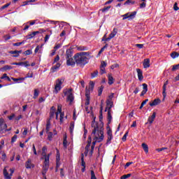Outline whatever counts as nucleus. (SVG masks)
Instances as JSON below:
<instances>
[{
    "instance_id": "obj_46",
    "label": "nucleus",
    "mask_w": 179,
    "mask_h": 179,
    "mask_svg": "<svg viewBox=\"0 0 179 179\" xmlns=\"http://www.w3.org/2000/svg\"><path fill=\"white\" fill-rule=\"evenodd\" d=\"M62 46V43H57L55 47H54V50L55 51H57V50H59V48H61V47Z\"/></svg>"
},
{
    "instance_id": "obj_45",
    "label": "nucleus",
    "mask_w": 179,
    "mask_h": 179,
    "mask_svg": "<svg viewBox=\"0 0 179 179\" xmlns=\"http://www.w3.org/2000/svg\"><path fill=\"white\" fill-rule=\"evenodd\" d=\"M1 160H3V162L6 161V154L5 152H1Z\"/></svg>"
},
{
    "instance_id": "obj_2",
    "label": "nucleus",
    "mask_w": 179,
    "mask_h": 179,
    "mask_svg": "<svg viewBox=\"0 0 179 179\" xmlns=\"http://www.w3.org/2000/svg\"><path fill=\"white\" fill-rule=\"evenodd\" d=\"M73 58L77 65H80V66H85V65L89 62V59H90V52H81L80 53H76Z\"/></svg>"
},
{
    "instance_id": "obj_16",
    "label": "nucleus",
    "mask_w": 179,
    "mask_h": 179,
    "mask_svg": "<svg viewBox=\"0 0 179 179\" xmlns=\"http://www.w3.org/2000/svg\"><path fill=\"white\" fill-rule=\"evenodd\" d=\"M143 65L145 69L149 68L150 66V59H145Z\"/></svg>"
},
{
    "instance_id": "obj_15",
    "label": "nucleus",
    "mask_w": 179,
    "mask_h": 179,
    "mask_svg": "<svg viewBox=\"0 0 179 179\" xmlns=\"http://www.w3.org/2000/svg\"><path fill=\"white\" fill-rule=\"evenodd\" d=\"M136 72L138 73V80H143V73L142 72V70H141L140 69H137Z\"/></svg>"
},
{
    "instance_id": "obj_22",
    "label": "nucleus",
    "mask_w": 179,
    "mask_h": 179,
    "mask_svg": "<svg viewBox=\"0 0 179 179\" xmlns=\"http://www.w3.org/2000/svg\"><path fill=\"white\" fill-rule=\"evenodd\" d=\"M108 85H113L114 83V78L111 76V73L108 74Z\"/></svg>"
},
{
    "instance_id": "obj_55",
    "label": "nucleus",
    "mask_w": 179,
    "mask_h": 179,
    "mask_svg": "<svg viewBox=\"0 0 179 179\" xmlns=\"http://www.w3.org/2000/svg\"><path fill=\"white\" fill-rule=\"evenodd\" d=\"M17 139V135H14L11 138V143H14V142H16Z\"/></svg>"
},
{
    "instance_id": "obj_41",
    "label": "nucleus",
    "mask_w": 179,
    "mask_h": 179,
    "mask_svg": "<svg viewBox=\"0 0 179 179\" xmlns=\"http://www.w3.org/2000/svg\"><path fill=\"white\" fill-rule=\"evenodd\" d=\"M103 89H104V87L101 85L99 90H98V96H101V94L103 93Z\"/></svg>"
},
{
    "instance_id": "obj_51",
    "label": "nucleus",
    "mask_w": 179,
    "mask_h": 179,
    "mask_svg": "<svg viewBox=\"0 0 179 179\" xmlns=\"http://www.w3.org/2000/svg\"><path fill=\"white\" fill-rule=\"evenodd\" d=\"M131 173H128L127 175H123L121 176L120 179H127V178H129V177H131Z\"/></svg>"
},
{
    "instance_id": "obj_32",
    "label": "nucleus",
    "mask_w": 179,
    "mask_h": 179,
    "mask_svg": "<svg viewBox=\"0 0 179 179\" xmlns=\"http://www.w3.org/2000/svg\"><path fill=\"white\" fill-rule=\"evenodd\" d=\"M167 89V85H163V92H162V95L164 99H166V96H167V94L166 93V90Z\"/></svg>"
},
{
    "instance_id": "obj_56",
    "label": "nucleus",
    "mask_w": 179,
    "mask_h": 179,
    "mask_svg": "<svg viewBox=\"0 0 179 179\" xmlns=\"http://www.w3.org/2000/svg\"><path fill=\"white\" fill-rule=\"evenodd\" d=\"M91 179H97V178H96V175L94 174V171L93 170L91 171Z\"/></svg>"
},
{
    "instance_id": "obj_60",
    "label": "nucleus",
    "mask_w": 179,
    "mask_h": 179,
    "mask_svg": "<svg viewBox=\"0 0 179 179\" xmlns=\"http://www.w3.org/2000/svg\"><path fill=\"white\" fill-rule=\"evenodd\" d=\"M11 79H12V80H13L14 82H19V80H24V78H12Z\"/></svg>"
},
{
    "instance_id": "obj_28",
    "label": "nucleus",
    "mask_w": 179,
    "mask_h": 179,
    "mask_svg": "<svg viewBox=\"0 0 179 179\" xmlns=\"http://www.w3.org/2000/svg\"><path fill=\"white\" fill-rule=\"evenodd\" d=\"M142 148H143L144 152H145V153H148V152H149V146H148V145L146 143H143L142 144Z\"/></svg>"
},
{
    "instance_id": "obj_18",
    "label": "nucleus",
    "mask_w": 179,
    "mask_h": 179,
    "mask_svg": "<svg viewBox=\"0 0 179 179\" xmlns=\"http://www.w3.org/2000/svg\"><path fill=\"white\" fill-rule=\"evenodd\" d=\"M25 167L26 169H33V167H34V166L33 165V164H31V159H28L26 163H25Z\"/></svg>"
},
{
    "instance_id": "obj_25",
    "label": "nucleus",
    "mask_w": 179,
    "mask_h": 179,
    "mask_svg": "<svg viewBox=\"0 0 179 179\" xmlns=\"http://www.w3.org/2000/svg\"><path fill=\"white\" fill-rule=\"evenodd\" d=\"M59 66H61V64H59V63H57V64L56 65H55L54 66H52V68H51V71H52V72H56L57 71V69H58L59 68Z\"/></svg>"
},
{
    "instance_id": "obj_59",
    "label": "nucleus",
    "mask_w": 179,
    "mask_h": 179,
    "mask_svg": "<svg viewBox=\"0 0 179 179\" xmlns=\"http://www.w3.org/2000/svg\"><path fill=\"white\" fill-rule=\"evenodd\" d=\"M177 69H179V64L173 65L172 68L173 72H174V71H177Z\"/></svg>"
},
{
    "instance_id": "obj_29",
    "label": "nucleus",
    "mask_w": 179,
    "mask_h": 179,
    "mask_svg": "<svg viewBox=\"0 0 179 179\" xmlns=\"http://www.w3.org/2000/svg\"><path fill=\"white\" fill-rule=\"evenodd\" d=\"M1 69L2 71H10V69H13V66L6 65Z\"/></svg>"
},
{
    "instance_id": "obj_49",
    "label": "nucleus",
    "mask_w": 179,
    "mask_h": 179,
    "mask_svg": "<svg viewBox=\"0 0 179 179\" xmlns=\"http://www.w3.org/2000/svg\"><path fill=\"white\" fill-rule=\"evenodd\" d=\"M50 167V164H44L43 166V170H45L46 171H48V169Z\"/></svg>"
},
{
    "instance_id": "obj_10",
    "label": "nucleus",
    "mask_w": 179,
    "mask_h": 179,
    "mask_svg": "<svg viewBox=\"0 0 179 179\" xmlns=\"http://www.w3.org/2000/svg\"><path fill=\"white\" fill-rule=\"evenodd\" d=\"M117 33H118V29H117V28H114L113 31L110 34L109 37H108L107 40H111V38H114V37L117 36Z\"/></svg>"
},
{
    "instance_id": "obj_53",
    "label": "nucleus",
    "mask_w": 179,
    "mask_h": 179,
    "mask_svg": "<svg viewBox=\"0 0 179 179\" xmlns=\"http://www.w3.org/2000/svg\"><path fill=\"white\" fill-rule=\"evenodd\" d=\"M59 114H60V122H61V124H62V122H64V117L65 114L62 112Z\"/></svg>"
},
{
    "instance_id": "obj_31",
    "label": "nucleus",
    "mask_w": 179,
    "mask_h": 179,
    "mask_svg": "<svg viewBox=\"0 0 179 179\" xmlns=\"http://www.w3.org/2000/svg\"><path fill=\"white\" fill-rule=\"evenodd\" d=\"M8 128V125L3 123L1 126H0V132H3Z\"/></svg>"
},
{
    "instance_id": "obj_58",
    "label": "nucleus",
    "mask_w": 179,
    "mask_h": 179,
    "mask_svg": "<svg viewBox=\"0 0 179 179\" xmlns=\"http://www.w3.org/2000/svg\"><path fill=\"white\" fill-rule=\"evenodd\" d=\"M143 8H146V1L140 3V8L143 9Z\"/></svg>"
},
{
    "instance_id": "obj_52",
    "label": "nucleus",
    "mask_w": 179,
    "mask_h": 179,
    "mask_svg": "<svg viewBox=\"0 0 179 179\" xmlns=\"http://www.w3.org/2000/svg\"><path fill=\"white\" fill-rule=\"evenodd\" d=\"M57 113L59 114H60L61 113H62V105H58L57 106Z\"/></svg>"
},
{
    "instance_id": "obj_61",
    "label": "nucleus",
    "mask_w": 179,
    "mask_h": 179,
    "mask_svg": "<svg viewBox=\"0 0 179 179\" xmlns=\"http://www.w3.org/2000/svg\"><path fill=\"white\" fill-rule=\"evenodd\" d=\"M78 50H79L80 51H86V50H87V48H86V47H85V46H80V47L78 48Z\"/></svg>"
},
{
    "instance_id": "obj_35",
    "label": "nucleus",
    "mask_w": 179,
    "mask_h": 179,
    "mask_svg": "<svg viewBox=\"0 0 179 179\" xmlns=\"http://www.w3.org/2000/svg\"><path fill=\"white\" fill-rule=\"evenodd\" d=\"M38 94H40V91H38L37 89H35L34 92V99H37V97H38Z\"/></svg>"
},
{
    "instance_id": "obj_3",
    "label": "nucleus",
    "mask_w": 179,
    "mask_h": 179,
    "mask_svg": "<svg viewBox=\"0 0 179 179\" xmlns=\"http://www.w3.org/2000/svg\"><path fill=\"white\" fill-rule=\"evenodd\" d=\"M64 78H58L56 80L55 85V93H58L62 89L61 86H62V83H64Z\"/></svg>"
},
{
    "instance_id": "obj_26",
    "label": "nucleus",
    "mask_w": 179,
    "mask_h": 179,
    "mask_svg": "<svg viewBox=\"0 0 179 179\" xmlns=\"http://www.w3.org/2000/svg\"><path fill=\"white\" fill-rule=\"evenodd\" d=\"M40 33V31H34L31 34H29L27 36V38H33V37H34L36 34H38Z\"/></svg>"
},
{
    "instance_id": "obj_43",
    "label": "nucleus",
    "mask_w": 179,
    "mask_h": 179,
    "mask_svg": "<svg viewBox=\"0 0 179 179\" xmlns=\"http://www.w3.org/2000/svg\"><path fill=\"white\" fill-rule=\"evenodd\" d=\"M128 134H129V131H127L124 135L123 136V137L122 138V141L123 142H125V141H127V137L128 136Z\"/></svg>"
},
{
    "instance_id": "obj_27",
    "label": "nucleus",
    "mask_w": 179,
    "mask_h": 179,
    "mask_svg": "<svg viewBox=\"0 0 179 179\" xmlns=\"http://www.w3.org/2000/svg\"><path fill=\"white\" fill-rule=\"evenodd\" d=\"M74 128H75V122H71L70 123V127H69L71 135H72V134H73V129H74Z\"/></svg>"
},
{
    "instance_id": "obj_54",
    "label": "nucleus",
    "mask_w": 179,
    "mask_h": 179,
    "mask_svg": "<svg viewBox=\"0 0 179 179\" xmlns=\"http://www.w3.org/2000/svg\"><path fill=\"white\" fill-rule=\"evenodd\" d=\"M47 134H48V139L49 141H51V139H52V132L48 131L47 132Z\"/></svg>"
},
{
    "instance_id": "obj_57",
    "label": "nucleus",
    "mask_w": 179,
    "mask_h": 179,
    "mask_svg": "<svg viewBox=\"0 0 179 179\" xmlns=\"http://www.w3.org/2000/svg\"><path fill=\"white\" fill-rule=\"evenodd\" d=\"M32 52H31V50H27L24 52V55H30L31 54H32Z\"/></svg>"
},
{
    "instance_id": "obj_62",
    "label": "nucleus",
    "mask_w": 179,
    "mask_h": 179,
    "mask_svg": "<svg viewBox=\"0 0 179 179\" xmlns=\"http://www.w3.org/2000/svg\"><path fill=\"white\" fill-rule=\"evenodd\" d=\"M106 66H107V63H106V62H101V68H106Z\"/></svg>"
},
{
    "instance_id": "obj_23",
    "label": "nucleus",
    "mask_w": 179,
    "mask_h": 179,
    "mask_svg": "<svg viewBox=\"0 0 179 179\" xmlns=\"http://www.w3.org/2000/svg\"><path fill=\"white\" fill-rule=\"evenodd\" d=\"M50 129H51V121L50 120V119H48L46 123V132H50Z\"/></svg>"
},
{
    "instance_id": "obj_1",
    "label": "nucleus",
    "mask_w": 179,
    "mask_h": 179,
    "mask_svg": "<svg viewBox=\"0 0 179 179\" xmlns=\"http://www.w3.org/2000/svg\"><path fill=\"white\" fill-rule=\"evenodd\" d=\"M92 127L94 128L92 133V136L94 138V141L92 142V145L91 146V150L90 152V155L92 156L93 152L94 150V146H96V143H100L104 139V131L103 127H99V124L94 122V120L92 122Z\"/></svg>"
},
{
    "instance_id": "obj_30",
    "label": "nucleus",
    "mask_w": 179,
    "mask_h": 179,
    "mask_svg": "<svg viewBox=\"0 0 179 179\" xmlns=\"http://www.w3.org/2000/svg\"><path fill=\"white\" fill-rule=\"evenodd\" d=\"M81 166L86 167V162H85V155L81 154Z\"/></svg>"
},
{
    "instance_id": "obj_21",
    "label": "nucleus",
    "mask_w": 179,
    "mask_h": 179,
    "mask_svg": "<svg viewBox=\"0 0 179 179\" xmlns=\"http://www.w3.org/2000/svg\"><path fill=\"white\" fill-rule=\"evenodd\" d=\"M50 156H51V154H48V155H43L44 157V164H50Z\"/></svg>"
},
{
    "instance_id": "obj_50",
    "label": "nucleus",
    "mask_w": 179,
    "mask_h": 179,
    "mask_svg": "<svg viewBox=\"0 0 179 179\" xmlns=\"http://www.w3.org/2000/svg\"><path fill=\"white\" fill-rule=\"evenodd\" d=\"M10 6V3H8L5 4L4 6H2L1 7V10H3V9H6V8H8Z\"/></svg>"
},
{
    "instance_id": "obj_9",
    "label": "nucleus",
    "mask_w": 179,
    "mask_h": 179,
    "mask_svg": "<svg viewBox=\"0 0 179 179\" xmlns=\"http://www.w3.org/2000/svg\"><path fill=\"white\" fill-rule=\"evenodd\" d=\"M90 143H92V137H89L88 143L85 147V156H87V154L89 153V150H90Z\"/></svg>"
},
{
    "instance_id": "obj_24",
    "label": "nucleus",
    "mask_w": 179,
    "mask_h": 179,
    "mask_svg": "<svg viewBox=\"0 0 179 179\" xmlns=\"http://www.w3.org/2000/svg\"><path fill=\"white\" fill-rule=\"evenodd\" d=\"M108 124H111V121H113V116H111V111L108 110Z\"/></svg>"
},
{
    "instance_id": "obj_11",
    "label": "nucleus",
    "mask_w": 179,
    "mask_h": 179,
    "mask_svg": "<svg viewBox=\"0 0 179 179\" xmlns=\"http://www.w3.org/2000/svg\"><path fill=\"white\" fill-rule=\"evenodd\" d=\"M6 169H8V166L5 167L4 169L3 170V174L4 176V178L6 179H11L12 176H10V174H9Z\"/></svg>"
},
{
    "instance_id": "obj_42",
    "label": "nucleus",
    "mask_w": 179,
    "mask_h": 179,
    "mask_svg": "<svg viewBox=\"0 0 179 179\" xmlns=\"http://www.w3.org/2000/svg\"><path fill=\"white\" fill-rule=\"evenodd\" d=\"M97 75H99V71L96 70L92 73H91V78L93 79V78H96Z\"/></svg>"
},
{
    "instance_id": "obj_12",
    "label": "nucleus",
    "mask_w": 179,
    "mask_h": 179,
    "mask_svg": "<svg viewBox=\"0 0 179 179\" xmlns=\"http://www.w3.org/2000/svg\"><path fill=\"white\" fill-rule=\"evenodd\" d=\"M9 54H13V57L14 58H17L19 57V54H22V50H11L9 52Z\"/></svg>"
},
{
    "instance_id": "obj_19",
    "label": "nucleus",
    "mask_w": 179,
    "mask_h": 179,
    "mask_svg": "<svg viewBox=\"0 0 179 179\" xmlns=\"http://www.w3.org/2000/svg\"><path fill=\"white\" fill-rule=\"evenodd\" d=\"M155 118H156V113H155V112H154L152 113V116H150L148 117V121L149 122L150 124H153V122L155 121Z\"/></svg>"
},
{
    "instance_id": "obj_37",
    "label": "nucleus",
    "mask_w": 179,
    "mask_h": 179,
    "mask_svg": "<svg viewBox=\"0 0 179 179\" xmlns=\"http://www.w3.org/2000/svg\"><path fill=\"white\" fill-rule=\"evenodd\" d=\"M1 79H6V80L10 82V78H9L6 73L3 74V76L1 77Z\"/></svg>"
},
{
    "instance_id": "obj_5",
    "label": "nucleus",
    "mask_w": 179,
    "mask_h": 179,
    "mask_svg": "<svg viewBox=\"0 0 179 179\" xmlns=\"http://www.w3.org/2000/svg\"><path fill=\"white\" fill-rule=\"evenodd\" d=\"M135 16H136V11H134L132 13H127L122 15L123 20H125V19H129V20H132V19L135 18Z\"/></svg>"
},
{
    "instance_id": "obj_39",
    "label": "nucleus",
    "mask_w": 179,
    "mask_h": 179,
    "mask_svg": "<svg viewBox=\"0 0 179 179\" xmlns=\"http://www.w3.org/2000/svg\"><path fill=\"white\" fill-rule=\"evenodd\" d=\"M47 155V147L44 146L42 148V156H45Z\"/></svg>"
},
{
    "instance_id": "obj_17",
    "label": "nucleus",
    "mask_w": 179,
    "mask_h": 179,
    "mask_svg": "<svg viewBox=\"0 0 179 179\" xmlns=\"http://www.w3.org/2000/svg\"><path fill=\"white\" fill-rule=\"evenodd\" d=\"M143 90L141 92V94L140 96H145L146 93L148 92V85L146 83L143 84Z\"/></svg>"
},
{
    "instance_id": "obj_8",
    "label": "nucleus",
    "mask_w": 179,
    "mask_h": 179,
    "mask_svg": "<svg viewBox=\"0 0 179 179\" xmlns=\"http://www.w3.org/2000/svg\"><path fill=\"white\" fill-rule=\"evenodd\" d=\"M107 135H108V139L106 141V144L108 145L111 143V141L113 140V131H111V129H109L107 131Z\"/></svg>"
},
{
    "instance_id": "obj_4",
    "label": "nucleus",
    "mask_w": 179,
    "mask_h": 179,
    "mask_svg": "<svg viewBox=\"0 0 179 179\" xmlns=\"http://www.w3.org/2000/svg\"><path fill=\"white\" fill-rule=\"evenodd\" d=\"M65 94H66L67 98H66V101L69 102L70 106L73 103V101L75 100V96H73V94H72V90L70 89L67 90L65 92Z\"/></svg>"
},
{
    "instance_id": "obj_13",
    "label": "nucleus",
    "mask_w": 179,
    "mask_h": 179,
    "mask_svg": "<svg viewBox=\"0 0 179 179\" xmlns=\"http://www.w3.org/2000/svg\"><path fill=\"white\" fill-rule=\"evenodd\" d=\"M66 64L68 66H73L76 64V62H75L72 57H70L69 59H67Z\"/></svg>"
},
{
    "instance_id": "obj_14",
    "label": "nucleus",
    "mask_w": 179,
    "mask_h": 179,
    "mask_svg": "<svg viewBox=\"0 0 179 179\" xmlns=\"http://www.w3.org/2000/svg\"><path fill=\"white\" fill-rule=\"evenodd\" d=\"M160 103H162L160 99H155L152 103H150V106L153 107L155 106H158V104H160Z\"/></svg>"
},
{
    "instance_id": "obj_48",
    "label": "nucleus",
    "mask_w": 179,
    "mask_h": 179,
    "mask_svg": "<svg viewBox=\"0 0 179 179\" xmlns=\"http://www.w3.org/2000/svg\"><path fill=\"white\" fill-rule=\"evenodd\" d=\"M89 89L90 90H93V89H94V83L93 81H90V87Z\"/></svg>"
},
{
    "instance_id": "obj_7",
    "label": "nucleus",
    "mask_w": 179,
    "mask_h": 179,
    "mask_svg": "<svg viewBox=\"0 0 179 179\" xmlns=\"http://www.w3.org/2000/svg\"><path fill=\"white\" fill-rule=\"evenodd\" d=\"M11 65H18V66H25V67H27V66H30V63H29L28 61H26V62H13L11 63Z\"/></svg>"
},
{
    "instance_id": "obj_63",
    "label": "nucleus",
    "mask_w": 179,
    "mask_h": 179,
    "mask_svg": "<svg viewBox=\"0 0 179 179\" xmlns=\"http://www.w3.org/2000/svg\"><path fill=\"white\" fill-rule=\"evenodd\" d=\"M59 61V55H57L56 57L54 59L53 64H55V62H58Z\"/></svg>"
},
{
    "instance_id": "obj_36",
    "label": "nucleus",
    "mask_w": 179,
    "mask_h": 179,
    "mask_svg": "<svg viewBox=\"0 0 179 179\" xmlns=\"http://www.w3.org/2000/svg\"><path fill=\"white\" fill-rule=\"evenodd\" d=\"M99 121H103V106H101V109L99 111Z\"/></svg>"
},
{
    "instance_id": "obj_38",
    "label": "nucleus",
    "mask_w": 179,
    "mask_h": 179,
    "mask_svg": "<svg viewBox=\"0 0 179 179\" xmlns=\"http://www.w3.org/2000/svg\"><path fill=\"white\" fill-rule=\"evenodd\" d=\"M124 5H135V1H132V0H127L124 2Z\"/></svg>"
},
{
    "instance_id": "obj_6",
    "label": "nucleus",
    "mask_w": 179,
    "mask_h": 179,
    "mask_svg": "<svg viewBox=\"0 0 179 179\" xmlns=\"http://www.w3.org/2000/svg\"><path fill=\"white\" fill-rule=\"evenodd\" d=\"M114 106V103L111 99H107L106 100V108L105 109V111H111V108H113V106Z\"/></svg>"
},
{
    "instance_id": "obj_64",
    "label": "nucleus",
    "mask_w": 179,
    "mask_h": 179,
    "mask_svg": "<svg viewBox=\"0 0 179 179\" xmlns=\"http://www.w3.org/2000/svg\"><path fill=\"white\" fill-rule=\"evenodd\" d=\"M173 9L174 10H179V8L178 6V4L177 3H175L174 5H173Z\"/></svg>"
},
{
    "instance_id": "obj_34",
    "label": "nucleus",
    "mask_w": 179,
    "mask_h": 179,
    "mask_svg": "<svg viewBox=\"0 0 179 179\" xmlns=\"http://www.w3.org/2000/svg\"><path fill=\"white\" fill-rule=\"evenodd\" d=\"M171 57L174 59L175 58H177L179 57V53L177 52H173L172 53H171Z\"/></svg>"
},
{
    "instance_id": "obj_33",
    "label": "nucleus",
    "mask_w": 179,
    "mask_h": 179,
    "mask_svg": "<svg viewBox=\"0 0 179 179\" xmlns=\"http://www.w3.org/2000/svg\"><path fill=\"white\" fill-rule=\"evenodd\" d=\"M86 97L85 106H89V104H90V96H89L87 92H86Z\"/></svg>"
},
{
    "instance_id": "obj_40",
    "label": "nucleus",
    "mask_w": 179,
    "mask_h": 179,
    "mask_svg": "<svg viewBox=\"0 0 179 179\" xmlns=\"http://www.w3.org/2000/svg\"><path fill=\"white\" fill-rule=\"evenodd\" d=\"M63 145H64V148L65 149H66V148H68V141L66 140V137H65L64 138V141H63Z\"/></svg>"
},
{
    "instance_id": "obj_44",
    "label": "nucleus",
    "mask_w": 179,
    "mask_h": 179,
    "mask_svg": "<svg viewBox=\"0 0 179 179\" xmlns=\"http://www.w3.org/2000/svg\"><path fill=\"white\" fill-rule=\"evenodd\" d=\"M54 115H55V112L54 110H50V120H52V118H54Z\"/></svg>"
},
{
    "instance_id": "obj_20",
    "label": "nucleus",
    "mask_w": 179,
    "mask_h": 179,
    "mask_svg": "<svg viewBox=\"0 0 179 179\" xmlns=\"http://www.w3.org/2000/svg\"><path fill=\"white\" fill-rule=\"evenodd\" d=\"M72 55H73L72 50H71L70 49H68L66 51V59H69V58H72Z\"/></svg>"
},
{
    "instance_id": "obj_47",
    "label": "nucleus",
    "mask_w": 179,
    "mask_h": 179,
    "mask_svg": "<svg viewBox=\"0 0 179 179\" xmlns=\"http://www.w3.org/2000/svg\"><path fill=\"white\" fill-rule=\"evenodd\" d=\"M110 9H111V6L105 7V8H102L101 10V12H108V10H110Z\"/></svg>"
}]
</instances>
